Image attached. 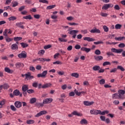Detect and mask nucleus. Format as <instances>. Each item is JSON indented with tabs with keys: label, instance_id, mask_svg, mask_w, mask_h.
Here are the masks:
<instances>
[{
	"label": "nucleus",
	"instance_id": "nucleus-4",
	"mask_svg": "<svg viewBox=\"0 0 125 125\" xmlns=\"http://www.w3.org/2000/svg\"><path fill=\"white\" fill-rule=\"evenodd\" d=\"M53 101L52 98H47L43 100V104H49Z\"/></svg>",
	"mask_w": 125,
	"mask_h": 125
},
{
	"label": "nucleus",
	"instance_id": "nucleus-8",
	"mask_svg": "<svg viewBox=\"0 0 125 125\" xmlns=\"http://www.w3.org/2000/svg\"><path fill=\"white\" fill-rule=\"evenodd\" d=\"M84 105L85 106H90L92 105V104H94V102H88V101H84L83 102Z\"/></svg>",
	"mask_w": 125,
	"mask_h": 125
},
{
	"label": "nucleus",
	"instance_id": "nucleus-31",
	"mask_svg": "<svg viewBox=\"0 0 125 125\" xmlns=\"http://www.w3.org/2000/svg\"><path fill=\"white\" fill-rule=\"evenodd\" d=\"M117 69L121 70L122 72H124L125 71V68L122 66V65H118L117 66Z\"/></svg>",
	"mask_w": 125,
	"mask_h": 125
},
{
	"label": "nucleus",
	"instance_id": "nucleus-63",
	"mask_svg": "<svg viewBox=\"0 0 125 125\" xmlns=\"http://www.w3.org/2000/svg\"><path fill=\"white\" fill-rule=\"evenodd\" d=\"M7 29H5L3 33V36H4L5 37H7Z\"/></svg>",
	"mask_w": 125,
	"mask_h": 125
},
{
	"label": "nucleus",
	"instance_id": "nucleus-56",
	"mask_svg": "<svg viewBox=\"0 0 125 125\" xmlns=\"http://www.w3.org/2000/svg\"><path fill=\"white\" fill-rule=\"evenodd\" d=\"M100 120H101V121H102L103 122H105V116H100Z\"/></svg>",
	"mask_w": 125,
	"mask_h": 125
},
{
	"label": "nucleus",
	"instance_id": "nucleus-45",
	"mask_svg": "<svg viewBox=\"0 0 125 125\" xmlns=\"http://www.w3.org/2000/svg\"><path fill=\"white\" fill-rule=\"evenodd\" d=\"M119 47L120 48H124L125 47V44L124 43H121L118 45Z\"/></svg>",
	"mask_w": 125,
	"mask_h": 125
},
{
	"label": "nucleus",
	"instance_id": "nucleus-3",
	"mask_svg": "<svg viewBox=\"0 0 125 125\" xmlns=\"http://www.w3.org/2000/svg\"><path fill=\"white\" fill-rule=\"evenodd\" d=\"M45 114H47V111L46 110H42L36 114L35 117L36 118H39V117H41V116H42V115H45Z\"/></svg>",
	"mask_w": 125,
	"mask_h": 125
},
{
	"label": "nucleus",
	"instance_id": "nucleus-16",
	"mask_svg": "<svg viewBox=\"0 0 125 125\" xmlns=\"http://www.w3.org/2000/svg\"><path fill=\"white\" fill-rule=\"evenodd\" d=\"M15 66L17 69L19 68H21V67H23L24 64L21 62H17L15 64Z\"/></svg>",
	"mask_w": 125,
	"mask_h": 125
},
{
	"label": "nucleus",
	"instance_id": "nucleus-28",
	"mask_svg": "<svg viewBox=\"0 0 125 125\" xmlns=\"http://www.w3.org/2000/svg\"><path fill=\"white\" fill-rule=\"evenodd\" d=\"M55 6H56V5H49L46 7V9H47V10H49L50 9H52V8H54V7H55Z\"/></svg>",
	"mask_w": 125,
	"mask_h": 125
},
{
	"label": "nucleus",
	"instance_id": "nucleus-5",
	"mask_svg": "<svg viewBox=\"0 0 125 125\" xmlns=\"http://www.w3.org/2000/svg\"><path fill=\"white\" fill-rule=\"evenodd\" d=\"M23 24H25V22H18L16 24V26H17V27H18L19 28H21V29H24L25 27L23 26Z\"/></svg>",
	"mask_w": 125,
	"mask_h": 125
},
{
	"label": "nucleus",
	"instance_id": "nucleus-37",
	"mask_svg": "<svg viewBox=\"0 0 125 125\" xmlns=\"http://www.w3.org/2000/svg\"><path fill=\"white\" fill-rule=\"evenodd\" d=\"M43 103H36V106H37V107H42L43 106Z\"/></svg>",
	"mask_w": 125,
	"mask_h": 125
},
{
	"label": "nucleus",
	"instance_id": "nucleus-21",
	"mask_svg": "<svg viewBox=\"0 0 125 125\" xmlns=\"http://www.w3.org/2000/svg\"><path fill=\"white\" fill-rule=\"evenodd\" d=\"M93 71H99L100 70V66L99 65H95L92 67Z\"/></svg>",
	"mask_w": 125,
	"mask_h": 125
},
{
	"label": "nucleus",
	"instance_id": "nucleus-2",
	"mask_svg": "<svg viewBox=\"0 0 125 125\" xmlns=\"http://www.w3.org/2000/svg\"><path fill=\"white\" fill-rule=\"evenodd\" d=\"M19 58H27V53L24 51H22L21 54L18 55Z\"/></svg>",
	"mask_w": 125,
	"mask_h": 125
},
{
	"label": "nucleus",
	"instance_id": "nucleus-11",
	"mask_svg": "<svg viewBox=\"0 0 125 125\" xmlns=\"http://www.w3.org/2000/svg\"><path fill=\"white\" fill-rule=\"evenodd\" d=\"M21 89L22 91H28V90L29 89V85L26 84L22 85Z\"/></svg>",
	"mask_w": 125,
	"mask_h": 125
},
{
	"label": "nucleus",
	"instance_id": "nucleus-50",
	"mask_svg": "<svg viewBox=\"0 0 125 125\" xmlns=\"http://www.w3.org/2000/svg\"><path fill=\"white\" fill-rule=\"evenodd\" d=\"M6 41L7 42H10L12 41L13 39L8 37L5 38Z\"/></svg>",
	"mask_w": 125,
	"mask_h": 125
},
{
	"label": "nucleus",
	"instance_id": "nucleus-24",
	"mask_svg": "<svg viewBox=\"0 0 125 125\" xmlns=\"http://www.w3.org/2000/svg\"><path fill=\"white\" fill-rule=\"evenodd\" d=\"M20 44H21L23 48H25V47H28V46H29V44L24 42H21L20 43Z\"/></svg>",
	"mask_w": 125,
	"mask_h": 125
},
{
	"label": "nucleus",
	"instance_id": "nucleus-9",
	"mask_svg": "<svg viewBox=\"0 0 125 125\" xmlns=\"http://www.w3.org/2000/svg\"><path fill=\"white\" fill-rule=\"evenodd\" d=\"M11 49L12 50H17L18 49V45L16 43L13 44L11 46Z\"/></svg>",
	"mask_w": 125,
	"mask_h": 125
},
{
	"label": "nucleus",
	"instance_id": "nucleus-32",
	"mask_svg": "<svg viewBox=\"0 0 125 125\" xmlns=\"http://www.w3.org/2000/svg\"><path fill=\"white\" fill-rule=\"evenodd\" d=\"M5 104L4 100L0 101V108H2V106Z\"/></svg>",
	"mask_w": 125,
	"mask_h": 125
},
{
	"label": "nucleus",
	"instance_id": "nucleus-38",
	"mask_svg": "<svg viewBox=\"0 0 125 125\" xmlns=\"http://www.w3.org/2000/svg\"><path fill=\"white\" fill-rule=\"evenodd\" d=\"M95 54L96 55H100V54H101V51L99 49H97L95 51Z\"/></svg>",
	"mask_w": 125,
	"mask_h": 125
},
{
	"label": "nucleus",
	"instance_id": "nucleus-27",
	"mask_svg": "<svg viewBox=\"0 0 125 125\" xmlns=\"http://www.w3.org/2000/svg\"><path fill=\"white\" fill-rule=\"evenodd\" d=\"M34 123L35 121L34 120H29L26 121V124H27V125H33V124H34Z\"/></svg>",
	"mask_w": 125,
	"mask_h": 125
},
{
	"label": "nucleus",
	"instance_id": "nucleus-35",
	"mask_svg": "<svg viewBox=\"0 0 125 125\" xmlns=\"http://www.w3.org/2000/svg\"><path fill=\"white\" fill-rule=\"evenodd\" d=\"M30 75H31V73L30 72H28L27 73L25 74L24 77H26L25 78V80H27L29 77H30Z\"/></svg>",
	"mask_w": 125,
	"mask_h": 125
},
{
	"label": "nucleus",
	"instance_id": "nucleus-12",
	"mask_svg": "<svg viewBox=\"0 0 125 125\" xmlns=\"http://www.w3.org/2000/svg\"><path fill=\"white\" fill-rule=\"evenodd\" d=\"M81 50H82V51H85V52H86V53H88V52H89L90 51V50H91V49L86 48V47H82L81 48Z\"/></svg>",
	"mask_w": 125,
	"mask_h": 125
},
{
	"label": "nucleus",
	"instance_id": "nucleus-19",
	"mask_svg": "<svg viewBox=\"0 0 125 125\" xmlns=\"http://www.w3.org/2000/svg\"><path fill=\"white\" fill-rule=\"evenodd\" d=\"M81 125H87V120L85 119H82L80 121Z\"/></svg>",
	"mask_w": 125,
	"mask_h": 125
},
{
	"label": "nucleus",
	"instance_id": "nucleus-46",
	"mask_svg": "<svg viewBox=\"0 0 125 125\" xmlns=\"http://www.w3.org/2000/svg\"><path fill=\"white\" fill-rule=\"evenodd\" d=\"M10 108L12 111H16L17 109H16V107L14 106L13 105H10Z\"/></svg>",
	"mask_w": 125,
	"mask_h": 125
},
{
	"label": "nucleus",
	"instance_id": "nucleus-33",
	"mask_svg": "<svg viewBox=\"0 0 125 125\" xmlns=\"http://www.w3.org/2000/svg\"><path fill=\"white\" fill-rule=\"evenodd\" d=\"M103 29L104 30V31L106 33H107V32L109 31V28L106 25H104L103 26Z\"/></svg>",
	"mask_w": 125,
	"mask_h": 125
},
{
	"label": "nucleus",
	"instance_id": "nucleus-61",
	"mask_svg": "<svg viewBox=\"0 0 125 125\" xmlns=\"http://www.w3.org/2000/svg\"><path fill=\"white\" fill-rule=\"evenodd\" d=\"M75 92H70L69 93V96H70V97H73V96H75Z\"/></svg>",
	"mask_w": 125,
	"mask_h": 125
},
{
	"label": "nucleus",
	"instance_id": "nucleus-43",
	"mask_svg": "<svg viewBox=\"0 0 125 125\" xmlns=\"http://www.w3.org/2000/svg\"><path fill=\"white\" fill-rule=\"evenodd\" d=\"M114 8L115 10H120V9H121L120 6H119L118 4L115 5L114 7Z\"/></svg>",
	"mask_w": 125,
	"mask_h": 125
},
{
	"label": "nucleus",
	"instance_id": "nucleus-41",
	"mask_svg": "<svg viewBox=\"0 0 125 125\" xmlns=\"http://www.w3.org/2000/svg\"><path fill=\"white\" fill-rule=\"evenodd\" d=\"M3 88H4V89H7L8 88H9V85L7 83H5L3 85Z\"/></svg>",
	"mask_w": 125,
	"mask_h": 125
},
{
	"label": "nucleus",
	"instance_id": "nucleus-42",
	"mask_svg": "<svg viewBox=\"0 0 125 125\" xmlns=\"http://www.w3.org/2000/svg\"><path fill=\"white\" fill-rule=\"evenodd\" d=\"M119 94L124 95L125 94V91L124 90H120L118 91Z\"/></svg>",
	"mask_w": 125,
	"mask_h": 125
},
{
	"label": "nucleus",
	"instance_id": "nucleus-64",
	"mask_svg": "<svg viewBox=\"0 0 125 125\" xmlns=\"http://www.w3.org/2000/svg\"><path fill=\"white\" fill-rule=\"evenodd\" d=\"M18 5V2L15 1L13 4L12 7H15V6H17Z\"/></svg>",
	"mask_w": 125,
	"mask_h": 125
},
{
	"label": "nucleus",
	"instance_id": "nucleus-51",
	"mask_svg": "<svg viewBox=\"0 0 125 125\" xmlns=\"http://www.w3.org/2000/svg\"><path fill=\"white\" fill-rule=\"evenodd\" d=\"M124 51V49H117L116 50V53H122Z\"/></svg>",
	"mask_w": 125,
	"mask_h": 125
},
{
	"label": "nucleus",
	"instance_id": "nucleus-62",
	"mask_svg": "<svg viewBox=\"0 0 125 125\" xmlns=\"http://www.w3.org/2000/svg\"><path fill=\"white\" fill-rule=\"evenodd\" d=\"M58 74L59 75V76H63V75L65 74V72L64 71H59L58 72Z\"/></svg>",
	"mask_w": 125,
	"mask_h": 125
},
{
	"label": "nucleus",
	"instance_id": "nucleus-1",
	"mask_svg": "<svg viewBox=\"0 0 125 125\" xmlns=\"http://www.w3.org/2000/svg\"><path fill=\"white\" fill-rule=\"evenodd\" d=\"M78 33H79V30H71L68 32V34H69V35H73V39H76V37H77V34H78Z\"/></svg>",
	"mask_w": 125,
	"mask_h": 125
},
{
	"label": "nucleus",
	"instance_id": "nucleus-39",
	"mask_svg": "<svg viewBox=\"0 0 125 125\" xmlns=\"http://www.w3.org/2000/svg\"><path fill=\"white\" fill-rule=\"evenodd\" d=\"M124 39H125V37L115 38V40L116 41H123V40H124Z\"/></svg>",
	"mask_w": 125,
	"mask_h": 125
},
{
	"label": "nucleus",
	"instance_id": "nucleus-14",
	"mask_svg": "<svg viewBox=\"0 0 125 125\" xmlns=\"http://www.w3.org/2000/svg\"><path fill=\"white\" fill-rule=\"evenodd\" d=\"M4 71L6 73H8L9 74H12V73H13V70L10 69V68L8 67H5L4 68Z\"/></svg>",
	"mask_w": 125,
	"mask_h": 125
},
{
	"label": "nucleus",
	"instance_id": "nucleus-40",
	"mask_svg": "<svg viewBox=\"0 0 125 125\" xmlns=\"http://www.w3.org/2000/svg\"><path fill=\"white\" fill-rule=\"evenodd\" d=\"M106 55H107L108 57H110V56H114V54H113V53H112L111 52H107Z\"/></svg>",
	"mask_w": 125,
	"mask_h": 125
},
{
	"label": "nucleus",
	"instance_id": "nucleus-17",
	"mask_svg": "<svg viewBox=\"0 0 125 125\" xmlns=\"http://www.w3.org/2000/svg\"><path fill=\"white\" fill-rule=\"evenodd\" d=\"M94 58L97 61H99V60H103V57L102 56H95Z\"/></svg>",
	"mask_w": 125,
	"mask_h": 125
},
{
	"label": "nucleus",
	"instance_id": "nucleus-13",
	"mask_svg": "<svg viewBox=\"0 0 125 125\" xmlns=\"http://www.w3.org/2000/svg\"><path fill=\"white\" fill-rule=\"evenodd\" d=\"M51 86V83H46L42 85V88H47L48 87H50Z\"/></svg>",
	"mask_w": 125,
	"mask_h": 125
},
{
	"label": "nucleus",
	"instance_id": "nucleus-15",
	"mask_svg": "<svg viewBox=\"0 0 125 125\" xmlns=\"http://www.w3.org/2000/svg\"><path fill=\"white\" fill-rule=\"evenodd\" d=\"M72 115L74 116H77L78 117H82L83 116V114L79 113L76 111H74L72 113Z\"/></svg>",
	"mask_w": 125,
	"mask_h": 125
},
{
	"label": "nucleus",
	"instance_id": "nucleus-53",
	"mask_svg": "<svg viewBox=\"0 0 125 125\" xmlns=\"http://www.w3.org/2000/svg\"><path fill=\"white\" fill-rule=\"evenodd\" d=\"M25 6H21V7H20L19 8V11L21 12V11L24 10V9H25Z\"/></svg>",
	"mask_w": 125,
	"mask_h": 125
},
{
	"label": "nucleus",
	"instance_id": "nucleus-36",
	"mask_svg": "<svg viewBox=\"0 0 125 125\" xmlns=\"http://www.w3.org/2000/svg\"><path fill=\"white\" fill-rule=\"evenodd\" d=\"M14 40L15 42H18V41H21V40H22V37H15L14 38Z\"/></svg>",
	"mask_w": 125,
	"mask_h": 125
},
{
	"label": "nucleus",
	"instance_id": "nucleus-7",
	"mask_svg": "<svg viewBox=\"0 0 125 125\" xmlns=\"http://www.w3.org/2000/svg\"><path fill=\"white\" fill-rule=\"evenodd\" d=\"M90 113L91 115H99V110L92 109Z\"/></svg>",
	"mask_w": 125,
	"mask_h": 125
},
{
	"label": "nucleus",
	"instance_id": "nucleus-22",
	"mask_svg": "<svg viewBox=\"0 0 125 125\" xmlns=\"http://www.w3.org/2000/svg\"><path fill=\"white\" fill-rule=\"evenodd\" d=\"M71 76L72 77H74V78H78L79 77H80V74L78 73H73L71 74Z\"/></svg>",
	"mask_w": 125,
	"mask_h": 125
},
{
	"label": "nucleus",
	"instance_id": "nucleus-57",
	"mask_svg": "<svg viewBox=\"0 0 125 125\" xmlns=\"http://www.w3.org/2000/svg\"><path fill=\"white\" fill-rule=\"evenodd\" d=\"M51 45H47L44 46V49H48V48H50L51 47Z\"/></svg>",
	"mask_w": 125,
	"mask_h": 125
},
{
	"label": "nucleus",
	"instance_id": "nucleus-29",
	"mask_svg": "<svg viewBox=\"0 0 125 125\" xmlns=\"http://www.w3.org/2000/svg\"><path fill=\"white\" fill-rule=\"evenodd\" d=\"M122 24H117L115 25V29L116 30H120L122 28Z\"/></svg>",
	"mask_w": 125,
	"mask_h": 125
},
{
	"label": "nucleus",
	"instance_id": "nucleus-25",
	"mask_svg": "<svg viewBox=\"0 0 125 125\" xmlns=\"http://www.w3.org/2000/svg\"><path fill=\"white\" fill-rule=\"evenodd\" d=\"M108 4H105L103 6L102 9L104 10H107V9H108V8H110Z\"/></svg>",
	"mask_w": 125,
	"mask_h": 125
},
{
	"label": "nucleus",
	"instance_id": "nucleus-55",
	"mask_svg": "<svg viewBox=\"0 0 125 125\" xmlns=\"http://www.w3.org/2000/svg\"><path fill=\"white\" fill-rule=\"evenodd\" d=\"M53 64H54V65H56V64H62V62H60V61H56V62H53Z\"/></svg>",
	"mask_w": 125,
	"mask_h": 125
},
{
	"label": "nucleus",
	"instance_id": "nucleus-49",
	"mask_svg": "<svg viewBox=\"0 0 125 125\" xmlns=\"http://www.w3.org/2000/svg\"><path fill=\"white\" fill-rule=\"evenodd\" d=\"M99 83L101 84H104L105 83V79H102L99 81Z\"/></svg>",
	"mask_w": 125,
	"mask_h": 125
},
{
	"label": "nucleus",
	"instance_id": "nucleus-48",
	"mask_svg": "<svg viewBox=\"0 0 125 125\" xmlns=\"http://www.w3.org/2000/svg\"><path fill=\"white\" fill-rule=\"evenodd\" d=\"M27 93L31 94L32 93H34V92H35V91H34L33 89H28L27 90Z\"/></svg>",
	"mask_w": 125,
	"mask_h": 125
},
{
	"label": "nucleus",
	"instance_id": "nucleus-60",
	"mask_svg": "<svg viewBox=\"0 0 125 125\" xmlns=\"http://www.w3.org/2000/svg\"><path fill=\"white\" fill-rule=\"evenodd\" d=\"M94 44H103V42L102 41H99L97 42H94Z\"/></svg>",
	"mask_w": 125,
	"mask_h": 125
},
{
	"label": "nucleus",
	"instance_id": "nucleus-23",
	"mask_svg": "<svg viewBox=\"0 0 125 125\" xmlns=\"http://www.w3.org/2000/svg\"><path fill=\"white\" fill-rule=\"evenodd\" d=\"M37 101V99L36 98H32L30 100V103L31 104H34V103H36Z\"/></svg>",
	"mask_w": 125,
	"mask_h": 125
},
{
	"label": "nucleus",
	"instance_id": "nucleus-18",
	"mask_svg": "<svg viewBox=\"0 0 125 125\" xmlns=\"http://www.w3.org/2000/svg\"><path fill=\"white\" fill-rule=\"evenodd\" d=\"M13 95L15 96H18V95H20V91L18 89H16L13 92Z\"/></svg>",
	"mask_w": 125,
	"mask_h": 125
},
{
	"label": "nucleus",
	"instance_id": "nucleus-44",
	"mask_svg": "<svg viewBox=\"0 0 125 125\" xmlns=\"http://www.w3.org/2000/svg\"><path fill=\"white\" fill-rule=\"evenodd\" d=\"M107 65H111V62H104L103 63V66H107Z\"/></svg>",
	"mask_w": 125,
	"mask_h": 125
},
{
	"label": "nucleus",
	"instance_id": "nucleus-34",
	"mask_svg": "<svg viewBox=\"0 0 125 125\" xmlns=\"http://www.w3.org/2000/svg\"><path fill=\"white\" fill-rule=\"evenodd\" d=\"M74 92H75L76 95H77V96H81V92H79V91L78 90H77V89H75L74 90Z\"/></svg>",
	"mask_w": 125,
	"mask_h": 125
},
{
	"label": "nucleus",
	"instance_id": "nucleus-6",
	"mask_svg": "<svg viewBox=\"0 0 125 125\" xmlns=\"http://www.w3.org/2000/svg\"><path fill=\"white\" fill-rule=\"evenodd\" d=\"M14 104L16 108H21L22 107V103L20 101H16Z\"/></svg>",
	"mask_w": 125,
	"mask_h": 125
},
{
	"label": "nucleus",
	"instance_id": "nucleus-52",
	"mask_svg": "<svg viewBox=\"0 0 125 125\" xmlns=\"http://www.w3.org/2000/svg\"><path fill=\"white\" fill-rule=\"evenodd\" d=\"M34 17L35 18V19H40V18H41V15L39 14L34 15Z\"/></svg>",
	"mask_w": 125,
	"mask_h": 125
},
{
	"label": "nucleus",
	"instance_id": "nucleus-59",
	"mask_svg": "<svg viewBox=\"0 0 125 125\" xmlns=\"http://www.w3.org/2000/svg\"><path fill=\"white\" fill-rule=\"evenodd\" d=\"M81 33H83L84 35H85V34H87V29H84V30H82Z\"/></svg>",
	"mask_w": 125,
	"mask_h": 125
},
{
	"label": "nucleus",
	"instance_id": "nucleus-30",
	"mask_svg": "<svg viewBox=\"0 0 125 125\" xmlns=\"http://www.w3.org/2000/svg\"><path fill=\"white\" fill-rule=\"evenodd\" d=\"M17 19V18L15 16H12L8 18L9 21H14V20H16Z\"/></svg>",
	"mask_w": 125,
	"mask_h": 125
},
{
	"label": "nucleus",
	"instance_id": "nucleus-47",
	"mask_svg": "<svg viewBox=\"0 0 125 125\" xmlns=\"http://www.w3.org/2000/svg\"><path fill=\"white\" fill-rule=\"evenodd\" d=\"M39 2H42V3H48V0H39Z\"/></svg>",
	"mask_w": 125,
	"mask_h": 125
},
{
	"label": "nucleus",
	"instance_id": "nucleus-58",
	"mask_svg": "<svg viewBox=\"0 0 125 125\" xmlns=\"http://www.w3.org/2000/svg\"><path fill=\"white\" fill-rule=\"evenodd\" d=\"M117 70H118L117 68H114L112 69L110 72V73H115V72H117Z\"/></svg>",
	"mask_w": 125,
	"mask_h": 125
},
{
	"label": "nucleus",
	"instance_id": "nucleus-26",
	"mask_svg": "<svg viewBox=\"0 0 125 125\" xmlns=\"http://www.w3.org/2000/svg\"><path fill=\"white\" fill-rule=\"evenodd\" d=\"M113 99H119V94L115 93L112 95Z\"/></svg>",
	"mask_w": 125,
	"mask_h": 125
},
{
	"label": "nucleus",
	"instance_id": "nucleus-20",
	"mask_svg": "<svg viewBox=\"0 0 125 125\" xmlns=\"http://www.w3.org/2000/svg\"><path fill=\"white\" fill-rule=\"evenodd\" d=\"M23 19H26V20H32L33 19V18L31 16V15L23 17Z\"/></svg>",
	"mask_w": 125,
	"mask_h": 125
},
{
	"label": "nucleus",
	"instance_id": "nucleus-54",
	"mask_svg": "<svg viewBox=\"0 0 125 125\" xmlns=\"http://www.w3.org/2000/svg\"><path fill=\"white\" fill-rule=\"evenodd\" d=\"M47 74V71L45 70L42 73V75L43 76V78H45L46 74Z\"/></svg>",
	"mask_w": 125,
	"mask_h": 125
},
{
	"label": "nucleus",
	"instance_id": "nucleus-10",
	"mask_svg": "<svg viewBox=\"0 0 125 125\" xmlns=\"http://www.w3.org/2000/svg\"><path fill=\"white\" fill-rule=\"evenodd\" d=\"M84 41H87V42H94L95 41V39L90 38V37H84L83 38Z\"/></svg>",
	"mask_w": 125,
	"mask_h": 125
}]
</instances>
